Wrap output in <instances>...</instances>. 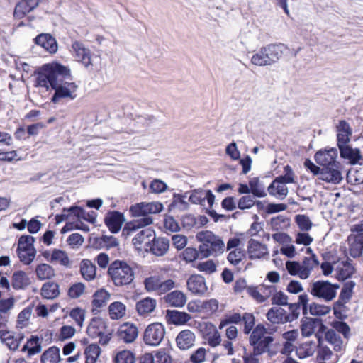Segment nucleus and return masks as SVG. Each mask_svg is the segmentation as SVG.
<instances>
[{"instance_id": "obj_9", "label": "nucleus", "mask_w": 363, "mask_h": 363, "mask_svg": "<svg viewBox=\"0 0 363 363\" xmlns=\"http://www.w3.org/2000/svg\"><path fill=\"white\" fill-rule=\"evenodd\" d=\"M163 206L160 202H141L138 203V230L146 227L152 223L150 214L160 213Z\"/></svg>"}, {"instance_id": "obj_16", "label": "nucleus", "mask_w": 363, "mask_h": 363, "mask_svg": "<svg viewBox=\"0 0 363 363\" xmlns=\"http://www.w3.org/2000/svg\"><path fill=\"white\" fill-rule=\"evenodd\" d=\"M111 298V294L104 289L96 290L93 296L91 301V312L96 315L101 312L103 307L106 306L107 302Z\"/></svg>"}, {"instance_id": "obj_4", "label": "nucleus", "mask_w": 363, "mask_h": 363, "mask_svg": "<svg viewBox=\"0 0 363 363\" xmlns=\"http://www.w3.org/2000/svg\"><path fill=\"white\" fill-rule=\"evenodd\" d=\"M107 274L116 286L128 285L134 279L133 268L123 260L112 262L108 267Z\"/></svg>"}, {"instance_id": "obj_41", "label": "nucleus", "mask_w": 363, "mask_h": 363, "mask_svg": "<svg viewBox=\"0 0 363 363\" xmlns=\"http://www.w3.org/2000/svg\"><path fill=\"white\" fill-rule=\"evenodd\" d=\"M318 265L319 262L315 254L312 253L311 256L309 257H305L301 264L303 268L301 270V277H306L307 279L310 276L313 268Z\"/></svg>"}, {"instance_id": "obj_13", "label": "nucleus", "mask_w": 363, "mask_h": 363, "mask_svg": "<svg viewBox=\"0 0 363 363\" xmlns=\"http://www.w3.org/2000/svg\"><path fill=\"white\" fill-rule=\"evenodd\" d=\"M43 0H19L14 8L13 18L22 19L35 9Z\"/></svg>"}, {"instance_id": "obj_18", "label": "nucleus", "mask_w": 363, "mask_h": 363, "mask_svg": "<svg viewBox=\"0 0 363 363\" xmlns=\"http://www.w3.org/2000/svg\"><path fill=\"white\" fill-rule=\"evenodd\" d=\"M187 289L195 295H202L207 291L205 278L200 274H191L186 281Z\"/></svg>"}, {"instance_id": "obj_24", "label": "nucleus", "mask_w": 363, "mask_h": 363, "mask_svg": "<svg viewBox=\"0 0 363 363\" xmlns=\"http://www.w3.org/2000/svg\"><path fill=\"white\" fill-rule=\"evenodd\" d=\"M124 220L123 214L118 211L108 213L104 220L106 225L113 233L119 232Z\"/></svg>"}, {"instance_id": "obj_63", "label": "nucleus", "mask_w": 363, "mask_h": 363, "mask_svg": "<svg viewBox=\"0 0 363 363\" xmlns=\"http://www.w3.org/2000/svg\"><path fill=\"white\" fill-rule=\"evenodd\" d=\"M286 269L288 272L292 276H298L302 279H306V277H301V264L296 261H287L286 262Z\"/></svg>"}, {"instance_id": "obj_47", "label": "nucleus", "mask_w": 363, "mask_h": 363, "mask_svg": "<svg viewBox=\"0 0 363 363\" xmlns=\"http://www.w3.org/2000/svg\"><path fill=\"white\" fill-rule=\"evenodd\" d=\"M355 286V282L349 281L343 284L337 301L342 303H348L352 298L353 289Z\"/></svg>"}, {"instance_id": "obj_6", "label": "nucleus", "mask_w": 363, "mask_h": 363, "mask_svg": "<svg viewBox=\"0 0 363 363\" xmlns=\"http://www.w3.org/2000/svg\"><path fill=\"white\" fill-rule=\"evenodd\" d=\"M267 329L262 324H258L250 335V344L253 347L252 355L259 356L267 352L274 341L272 336L266 335Z\"/></svg>"}, {"instance_id": "obj_1", "label": "nucleus", "mask_w": 363, "mask_h": 363, "mask_svg": "<svg viewBox=\"0 0 363 363\" xmlns=\"http://www.w3.org/2000/svg\"><path fill=\"white\" fill-rule=\"evenodd\" d=\"M35 86L55 90L52 102L56 104L62 99L76 97L77 85L72 82L71 71L67 67L57 62L45 64L35 72Z\"/></svg>"}, {"instance_id": "obj_38", "label": "nucleus", "mask_w": 363, "mask_h": 363, "mask_svg": "<svg viewBox=\"0 0 363 363\" xmlns=\"http://www.w3.org/2000/svg\"><path fill=\"white\" fill-rule=\"evenodd\" d=\"M80 272L85 280L91 281L96 277V268L91 261L84 259L80 263Z\"/></svg>"}, {"instance_id": "obj_7", "label": "nucleus", "mask_w": 363, "mask_h": 363, "mask_svg": "<svg viewBox=\"0 0 363 363\" xmlns=\"http://www.w3.org/2000/svg\"><path fill=\"white\" fill-rule=\"evenodd\" d=\"M242 326V330L244 334L249 335L252 332L255 326V317L253 313L245 312L242 314L238 312H233L226 314L219 324V329H222L228 324H239Z\"/></svg>"}, {"instance_id": "obj_34", "label": "nucleus", "mask_w": 363, "mask_h": 363, "mask_svg": "<svg viewBox=\"0 0 363 363\" xmlns=\"http://www.w3.org/2000/svg\"><path fill=\"white\" fill-rule=\"evenodd\" d=\"M41 350V340L37 335H31L21 349L22 352H27V357L29 358L39 354Z\"/></svg>"}, {"instance_id": "obj_14", "label": "nucleus", "mask_w": 363, "mask_h": 363, "mask_svg": "<svg viewBox=\"0 0 363 363\" xmlns=\"http://www.w3.org/2000/svg\"><path fill=\"white\" fill-rule=\"evenodd\" d=\"M338 148L349 145L352 135V128L345 120L339 121L335 127Z\"/></svg>"}, {"instance_id": "obj_51", "label": "nucleus", "mask_w": 363, "mask_h": 363, "mask_svg": "<svg viewBox=\"0 0 363 363\" xmlns=\"http://www.w3.org/2000/svg\"><path fill=\"white\" fill-rule=\"evenodd\" d=\"M270 225L273 230L279 231L287 228L290 225V222L288 218L279 215L271 219Z\"/></svg>"}, {"instance_id": "obj_28", "label": "nucleus", "mask_w": 363, "mask_h": 363, "mask_svg": "<svg viewBox=\"0 0 363 363\" xmlns=\"http://www.w3.org/2000/svg\"><path fill=\"white\" fill-rule=\"evenodd\" d=\"M23 337V334H18L17 337H15L13 333L9 330L0 331V339L11 350H16Z\"/></svg>"}, {"instance_id": "obj_64", "label": "nucleus", "mask_w": 363, "mask_h": 363, "mask_svg": "<svg viewBox=\"0 0 363 363\" xmlns=\"http://www.w3.org/2000/svg\"><path fill=\"white\" fill-rule=\"evenodd\" d=\"M245 256L242 250L236 248L228 254L227 259L230 264L236 266L245 258Z\"/></svg>"}, {"instance_id": "obj_60", "label": "nucleus", "mask_w": 363, "mask_h": 363, "mask_svg": "<svg viewBox=\"0 0 363 363\" xmlns=\"http://www.w3.org/2000/svg\"><path fill=\"white\" fill-rule=\"evenodd\" d=\"M86 311L79 307L72 308L69 312V316L72 318L76 324L82 327L85 320Z\"/></svg>"}, {"instance_id": "obj_48", "label": "nucleus", "mask_w": 363, "mask_h": 363, "mask_svg": "<svg viewBox=\"0 0 363 363\" xmlns=\"http://www.w3.org/2000/svg\"><path fill=\"white\" fill-rule=\"evenodd\" d=\"M50 262H58L62 266L67 267L69 265V259L65 251L55 249L51 253L50 259Z\"/></svg>"}, {"instance_id": "obj_8", "label": "nucleus", "mask_w": 363, "mask_h": 363, "mask_svg": "<svg viewBox=\"0 0 363 363\" xmlns=\"http://www.w3.org/2000/svg\"><path fill=\"white\" fill-rule=\"evenodd\" d=\"M143 284L147 291L155 292L158 295L164 294L175 287V281L166 279L162 273L145 278Z\"/></svg>"}, {"instance_id": "obj_3", "label": "nucleus", "mask_w": 363, "mask_h": 363, "mask_svg": "<svg viewBox=\"0 0 363 363\" xmlns=\"http://www.w3.org/2000/svg\"><path fill=\"white\" fill-rule=\"evenodd\" d=\"M196 239L201 242L199 252L202 258L218 256L225 250L222 239L210 230H203L196 234Z\"/></svg>"}, {"instance_id": "obj_31", "label": "nucleus", "mask_w": 363, "mask_h": 363, "mask_svg": "<svg viewBox=\"0 0 363 363\" xmlns=\"http://www.w3.org/2000/svg\"><path fill=\"white\" fill-rule=\"evenodd\" d=\"M30 284L28 275L22 270L13 272L11 277V286L15 290H24Z\"/></svg>"}, {"instance_id": "obj_62", "label": "nucleus", "mask_w": 363, "mask_h": 363, "mask_svg": "<svg viewBox=\"0 0 363 363\" xmlns=\"http://www.w3.org/2000/svg\"><path fill=\"white\" fill-rule=\"evenodd\" d=\"M285 174L281 175L279 177H277L274 179V183H283L284 184H291L294 182V172L291 169V167L289 165H286L284 168Z\"/></svg>"}, {"instance_id": "obj_5", "label": "nucleus", "mask_w": 363, "mask_h": 363, "mask_svg": "<svg viewBox=\"0 0 363 363\" xmlns=\"http://www.w3.org/2000/svg\"><path fill=\"white\" fill-rule=\"evenodd\" d=\"M86 333L91 339H98L100 345H106L112 338L113 330L104 319L94 317L89 323Z\"/></svg>"}, {"instance_id": "obj_2", "label": "nucleus", "mask_w": 363, "mask_h": 363, "mask_svg": "<svg viewBox=\"0 0 363 363\" xmlns=\"http://www.w3.org/2000/svg\"><path fill=\"white\" fill-rule=\"evenodd\" d=\"M337 150L334 148L318 151L314 159L317 164L322 166L321 177L319 179L326 182L339 184L342 179L339 169L340 163L336 161Z\"/></svg>"}, {"instance_id": "obj_43", "label": "nucleus", "mask_w": 363, "mask_h": 363, "mask_svg": "<svg viewBox=\"0 0 363 363\" xmlns=\"http://www.w3.org/2000/svg\"><path fill=\"white\" fill-rule=\"evenodd\" d=\"M108 310L111 320H119L125 315L126 307L120 301H114L109 305Z\"/></svg>"}, {"instance_id": "obj_49", "label": "nucleus", "mask_w": 363, "mask_h": 363, "mask_svg": "<svg viewBox=\"0 0 363 363\" xmlns=\"http://www.w3.org/2000/svg\"><path fill=\"white\" fill-rule=\"evenodd\" d=\"M219 303L215 298L202 301L201 313L211 316L218 311Z\"/></svg>"}, {"instance_id": "obj_27", "label": "nucleus", "mask_w": 363, "mask_h": 363, "mask_svg": "<svg viewBox=\"0 0 363 363\" xmlns=\"http://www.w3.org/2000/svg\"><path fill=\"white\" fill-rule=\"evenodd\" d=\"M338 360V355L333 354L328 346L321 345L318 346L316 354L317 363H337Z\"/></svg>"}, {"instance_id": "obj_45", "label": "nucleus", "mask_w": 363, "mask_h": 363, "mask_svg": "<svg viewBox=\"0 0 363 363\" xmlns=\"http://www.w3.org/2000/svg\"><path fill=\"white\" fill-rule=\"evenodd\" d=\"M156 306V301L151 298H146L138 301V313L146 315L154 311Z\"/></svg>"}, {"instance_id": "obj_55", "label": "nucleus", "mask_w": 363, "mask_h": 363, "mask_svg": "<svg viewBox=\"0 0 363 363\" xmlns=\"http://www.w3.org/2000/svg\"><path fill=\"white\" fill-rule=\"evenodd\" d=\"M347 303L337 301L333 304V313L334 315L339 320H345L347 318V312L348 311L346 306Z\"/></svg>"}, {"instance_id": "obj_23", "label": "nucleus", "mask_w": 363, "mask_h": 363, "mask_svg": "<svg viewBox=\"0 0 363 363\" xmlns=\"http://www.w3.org/2000/svg\"><path fill=\"white\" fill-rule=\"evenodd\" d=\"M165 318L168 324L184 325L191 319V316L184 311L167 310Z\"/></svg>"}, {"instance_id": "obj_37", "label": "nucleus", "mask_w": 363, "mask_h": 363, "mask_svg": "<svg viewBox=\"0 0 363 363\" xmlns=\"http://www.w3.org/2000/svg\"><path fill=\"white\" fill-rule=\"evenodd\" d=\"M118 336L125 342H133L136 338V326L129 323H124L119 328Z\"/></svg>"}, {"instance_id": "obj_57", "label": "nucleus", "mask_w": 363, "mask_h": 363, "mask_svg": "<svg viewBox=\"0 0 363 363\" xmlns=\"http://www.w3.org/2000/svg\"><path fill=\"white\" fill-rule=\"evenodd\" d=\"M251 193L257 197L262 198L267 196L264 189L260 186L258 177H254L249 182Z\"/></svg>"}, {"instance_id": "obj_15", "label": "nucleus", "mask_w": 363, "mask_h": 363, "mask_svg": "<svg viewBox=\"0 0 363 363\" xmlns=\"http://www.w3.org/2000/svg\"><path fill=\"white\" fill-rule=\"evenodd\" d=\"M308 303V296L307 294H301L298 296V303H288L289 313H286V317L289 323L296 320L300 314L301 306L304 314L306 313Z\"/></svg>"}, {"instance_id": "obj_26", "label": "nucleus", "mask_w": 363, "mask_h": 363, "mask_svg": "<svg viewBox=\"0 0 363 363\" xmlns=\"http://www.w3.org/2000/svg\"><path fill=\"white\" fill-rule=\"evenodd\" d=\"M194 333L189 329L183 330L179 333L176 337L177 347L182 350L191 348L195 342Z\"/></svg>"}, {"instance_id": "obj_59", "label": "nucleus", "mask_w": 363, "mask_h": 363, "mask_svg": "<svg viewBox=\"0 0 363 363\" xmlns=\"http://www.w3.org/2000/svg\"><path fill=\"white\" fill-rule=\"evenodd\" d=\"M295 221L298 228L302 231H308L311 229L313 223L309 217L304 214H298L295 217Z\"/></svg>"}, {"instance_id": "obj_46", "label": "nucleus", "mask_w": 363, "mask_h": 363, "mask_svg": "<svg viewBox=\"0 0 363 363\" xmlns=\"http://www.w3.org/2000/svg\"><path fill=\"white\" fill-rule=\"evenodd\" d=\"M101 354V348L97 344L88 345L84 350L85 362L96 363Z\"/></svg>"}, {"instance_id": "obj_21", "label": "nucleus", "mask_w": 363, "mask_h": 363, "mask_svg": "<svg viewBox=\"0 0 363 363\" xmlns=\"http://www.w3.org/2000/svg\"><path fill=\"white\" fill-rule=\"evenodd\" d=\"M206 200H207L209 206L212 207L215 201V196L211 190L195 189L189 196V201L194 204L203 205Z\"/></svg>"}, {"instance_id": "obj_22", "label": "nucleus", "mask_w": 363, "mask_h": 363, "mask_svg": "<svg viewBox=\"0 0 363 363\" xmlns=\"http://www.w3.org/2000/svg\"><path fill=\"white\" fill-rule=\"evenodd\" d=\"M247 253L251 259H261L268 255V250L262 242L255 239H250L247 243Z\"/></svg>"}, {"instance_id": "obj_35", "label": "nucleus", "mask_w": 363, "mask_h": 363, "mask_svg": "<svg viewBox=\"0 0 363 363\" xmlns=\"http://www.w3.org/2000/svg\"><path fill=\"white\" fill-rule=\"evenodd\" d=\"M169 240L164 238H157L155 236V240L150 243L147 248V252H152L156 256H162L169 249Z\"/></svg>"}, {"instance_id": "obj_19", "label": "nucleus", "mask_w": 363, "mask_h": 363, "mask_svg": "<svg viewBox=\"0 0 363 363\" xmlns=\"http://www.w3.org/2000/svg\"><path fill=\"white\" fill-rule=\"evenodd\" d=\"M340 157L347 160L350 164L363 165V157L358 148H352L350 145L339 147Z\"/></svg>"}, {"instance_id": "obj_33", "label": "nucleus", "mask_w": 363, "mask_h": 363, "mask_svg": "<svg viewBox=\"0 0 363 363\" xmlns=\"http://www.w3.org/2000/svg\"><path fill=\"white\" fill-rule=\"evenodd\" d=\"M60 286L55 281L44 283L40 289V296L43 299L52 300L60 296Z\"/></svg>"}, {"instance_id": "obj_12", "label": "nucleus", "mask_w": 363, "mask_h": 363, "mask_svg": "<svg viewBox=\"0 0 363 363\" xmlns=\"http://www.w3.org/2000/svg\"><path fill=\"white\" fill-rule=\"evenodd\" d=\"M276 290L277 287L274 285L259 284L248 286L247 293L256 302L262 303L270 298Z\"/></svg>"}, {"instance_id": "obj_54", "label": "nucleus", "mask_w": 363, "mask_h": 363, "mask_svg": "<svg viewBox=\"0 0 363 363\" xmlns=\"http://www.w3.org/2000/svg\"><path fill=\"white\" fill-rule=\"evenodd\" d=\"M199 249L196 250L195 247H189L183 250L180 257L186 262L190 263L196 260L199 258Z\"/></svg>"}, {"instance_id": "obj_42", "label": "nucleus", "mask_w": 363, "mask_h": 363, "mask_svg": "<svg viewBox=\"0 0 363 363\" xmlns=\"http://www.w3.org/2000/svg\"><path fill=\"white\" fill-rule=\"evenodd\" d=\"M60 361V349L56 346L47 349L40 357L41 363H58Z\"/></svg>"}, {"instance_id": "obj_30", "label": "nucleus", "mask_w": 363, "mask_h": 363, "mask_svg": "<svg viewBox=\"0 0 363 363\" xmlns=\"http://www.w3.org/2000/svg\"><path fill=\"white\" fill-rule=\"evenodd\" d=\"M186 296L179 290L168 293L164 297V302L172 307L182 308L186 302Z\"/></svg>"}, {"instance_id": "obj_10", "label": "nucleus", "mask_w": 363, "mask_h": 363, "mask_svg": "<svg viewBox=\"0 0 363 363\" xmlns=\"http://www.w3.org/2000/svg\"><path fill=\"white\" fill-rule=\"evenodd\" d=\"M338 288L337 284H333L328 281L318 280L311 284L310 293L314 297L325 301H330L335 298L336 290Z\"/></svg>"}, {"instance_id": "obj_32", "label": "nucleus", "mask_w": 363, "mask_h": 363, "mask_svg": "<svg viewBox=\"0 0 363 363\" xmlns=\"http://www.w3.org/2000/svg\"><path fill=\"white\" fill-rule=\"evenodd\" d=\"M350 252L353 257H359L363 252V233L350 235L348 236Z\"/></svg>"}, {"instance_id": "obj_40", "label": "nucleus", "mask_w": 363, "mask_h": 363, "mask_svg": "<svg viewBox=\"0 0 363 363\" xmlns=\"http://www.w3.org/2000/svg\"><path fill=\"white\" fill-rule=\"evenodd\" d=\"M35 272L38 279L41 281L51 279L55 276L53 267L45 263L38 264Z\"/></svg>"}, {"instance_id": "obj_36", "label": "nucleus", "mask_w": 363, "mask_h": 363, "mask_svg": "<svg viewBox=\"0 0 363 363\" xmlns=\"http://www.w3.org/2000/svg\"><path fill=\"white\" fill-rule=\"evenodd\" d=\"M267 320L272 324H283L289 323L286 311L280 307H272L267 313Z\"/></svg>"}, {"instance_id": "obj_56", "label": "nucleus", "mask_w": 363, "mask_h": 363, "mask_svg": "<svg viewBox=\"0 0 363 363\" xmlns=\"http://www.w3.org/2000/svg\"><path fill=\"white\" fill-rule=\"evenodd\" d=\"M199 272H204L206 274H211L216 271V264L212 259H208L205 262H201L194 265Z\"/></svg>"}, {"instance_id": "obj_58", "label": "nucleus", "mask_w": 363, "mask_h": 363, "mask_svg": "<svg viewBox=\"0 0 363 363\" xmlns=\"http://www.w3.org/2000/svg\"><path fill=\"white\" fill-rule=\"evenodd\" d=\"M85 291V285L82 282L74 283L67 291V296L72 299L79 298Z\"/></svg>"}, {"instance_id": "obj_52", "label": "nucleus", "mask_w": 363, "mask_h": 363, "mask_svg": "<svg viewBox=\"0 0 363 363\" xmlns=\"http://www.w3.org/2000/svg\"><path fill=\"white\" fill-rule=\"evenodd\" d=\"M18 256L20 261L25 264H30L34 259L36 254L35 249H17Z\"/></svg>"}, {"instance_id": "obj_53", "label": "nucleus", "mask_w": 363, "mask_h": 363, "mask_svg": "<svg viewBox=\"0 0 363 363\" xmlns=\"http://www.w3.org/2000/svg\"><path fill=\"white\" fill-rule=\"evenodd\" d=\"M135 357L134 354L129 350H122L116 353L114 363H134Z\"/></svg>"}, {"instance_id": "obj_44", "label": "nucleus", "mask_w": 363, "mask_h": 363, "mask_svg": "<svg viewBox=\"0 0 363 363\" xmlns=\"http://www.w3.org/2000/svg\"><path fill=\"white\" fill-rule=\"evenodd\" d=\"M325 340L333 345L335 352L342 350L343 341L341 337L333 330H329L325 333Z\"/></svg>"}, {"instance_id": "obj_61", "label": "nucleus", "mask_w": 363, "mask_h": 363, "mask_svg": "<svg viewBox=\"0 0 363 363\" xmlns=\"http://www.w3.org/2000/svg\"><path fill=\"white\" fill-rule=\"evenodd\" d=\"M251 63L256 66L271 65L262 47L259 52L254 54L251 57Z\"/></svg>"}, {"instance_id": "obj_39", "label": "nucleus", "mask_w": 363, "mask_h": 363, "mask_svg": "<svg viewBox=\"0 0 363 363\" xmlns=\"http://www.w3.org/2000/svg\"><path fill=\"white\" fill-rule=\"evenodd\" d=\"M321 325V322L317 318H306L301 321V330L304 337H309L314 333L315 329Z\"/></svg>"}, {"instance_id": "obj_25", "label": "nucleus", "mask_w": 363, "mask_h": 363, "mask_svg": "<svg viewBox=\"0 0 363 363\" xmlns=\"http://www.w3.org/2000/svg\"><path fill=\"white\" fill-rule=\"evenodd\" d=\"M34 42L36 45L41 46L50 53H55L57 50L56 40L49 33L38 35L35 38Z\"/></svg>"}, {"instance_id": "obj_20", "label": "nucleus", "mask_w": 363, "mask_h": 363, "mask_svg": "<svg viewBox=\"0 0 363 363\" xmlns=\"http://www.w3.org/2000/svg\"><path fill=\"white\" fill-rule=\"evenodd\" d=\"M72 48L79 62L83 64L86 67L92 65L91 51L89 49L86 48L82 43L74 41L72 45Z\"/></svg>"}, {"instance_id": "obj_50", "label": "nucleus", "mask_w": 363, "mask_h": 363, "mask_svg": "<svg viewBox=\"0 0 363 363\" xmlns=\"http://www.w3.org/2000/svg\"><path fill=\"white\" fill-rule=\"evenodd\" d=\"M269 194L281 198H285L288 194V188L283 183H274V180L268 187Z\"/></svg>"}, {"instance_id": "obj_11", "label": "nucleus", "mask_w": 363, "mask_h": 363, "mask_svg": "<svg viewBox=\"0 0 363 363\" xmlns=\"http://www.w3.org/2000/svg\"><path fill=\"white\" fill-rule=\"evenodd\" d=\"M165 335L164 326L160 323L150 324L144 331L143 340L150 346H157Z\"/></svg>"}, {"instance_id": "obj_17", "label": "nucleus", "mask_w": 363, "mask_h": 363, "mask_svg": "<svg viewBox=\"0 0 363 363\" xmlns=\"http://www.w3.org/2000/svg\"><path fill=\"white\" fill-rule=\"evenodd\" d=\"M155 233L152 228L143 227L138 230V252L140 251L147 252L150 243L155 240Z\"/></svg>"}, {"instance_id": "obj_29", "label": "nucleus", "mask_w": 363, "mask_h": 363, "mask_svg": "<svg viewBox=\"0 0 363 363\" xmlns=\"http://www.w3.org/2000/svg\"><path fill=\"white\" fill-rule=\"evenodd\" d=\"M284 45L281 43H272L263 46V50L270 65L277 62L283 54Z\"/></svg>"}]
</instances>
